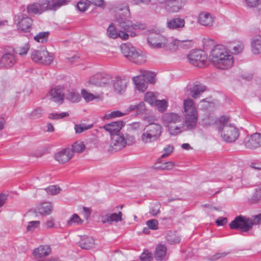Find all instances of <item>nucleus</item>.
<instances>
[{
  "instance_id": "25",
  "label": "nucleus",
  "mask_w": 261,
  "mask_h": 261,
  "mask_svg": "<svg viewBox=\"0 0 261 261\" xmlns=\"http://www.w3.org/2000/svg\"><path fill=\"white\" fill-rule=\"evenodd\" d=\"M122 214L121 212L118 213H112L101 216V222L102 223H110L112 222H118L122 220Z\"/></svg>"
},
{
  "instance_id": "34",
  "label": "nucleus",
  "mask_w": 261,
  "mask_h": 261,
  "mask_svg": "<svg viewBox=\"0 0 261 261\" xmlns=\"http://www.w3.org/2000/svg\"><path fill=\"white\" fill-rule=\"evenodd\" d=\"M140 75L143 76L145 81H147L150 84H154L155 82V74L154 72L147 71V70H140Z\"/></svg>"
},
{
  "instance_id": "15",
  "label": "nucleus",
  "mask_w": 261,
  "mask_h": 261,
  "mask_svg": "<svg viewBox=\"0 0 261 261\" xmlns=\"http://www.w3.org/2000/svg\"><path fill=\"white\" fill-rule=\"evenodd\" d=\"M48 96L55 102L62 104L64 100V88L61 86H56L51 88L48 92Z\"/></svg>"
},
{
  "instance_id": "51",
  "label": "nucleus",
  "mask_w": 261,
  "mask_h": 261,
  "mask_svg": "<svg viewBox=\"0 0 261 261\" xmlns=\"http://www.w3.org/2000/svg\"><path fill=\"white\" fill-rule=\"evenodd\" d=\"M146 224L148 227L151 229L156 230L158 229L159 222L155 219L148 220Z\"/></svg>"
},
{
  "instance_id": "11",
  "label": "nucleus",
  "mask_w": 261,
  "mask_h": 261,
  "mask_svg": "<svg viewBox=\"0 0 261 261\" xmlns=\"http://www.w3.org/2000/svg\"><path fill=\"white\" fill-rule=\"evenodd\" d=\"M253 225V223L251 219L245 216L240 215L236 217L229 224V227L232 229L247 232L252 228Z\"/></svg>"
},
{
  "instance_id": "55",
  "label": "nucleus",
  "mask_w": 261,
  "mask_h": 261,
  "mask_svg": "<svg viewBox=\"0 0 261 261\" xmlns=\"http://www.w3.org/2000/svg\"><path fill=\"white\" fill-rule=\"evenodd\" d=\"M227 254L228 253L226 252L216 253V254L210 256L208 259L212 261L216 260L225 257L227 255Z\"/></svg>"
},
{
  "instance_id": "49",
  "label": "nucleus",
  "mask_w": 261,
  "mask_h": 261,
  "mask_svg": "<svg viewBox=\"0 0 261 261\" xmlns=\"http://www.w3.org/2000/svg\"><path fill=\"white\" fill-rule=\"evenodd\" d=\"M44 113L42 108L39 107L34 110L31 114L32 118L36 119L40 117Z\"/></svg>"
},
{
  "instance_id": "57",
  "label": "nucleus",
  "mask_w": 261,
  "mask_h": 261,
  "mask_svg": "<svg viewBox=\"0 0 261 261\" xmlns=\"http://www.w3.org/2000/svg\"><path fill=\"white\" fill-rule=\"evenodd\" d=\"M142 261H151L152 259V254L148 251H144L140 256Z\"/></svg>"
},
{
  "instance_id": "24",
  "label": "nucleus",
  "mask_w": 261,
  "mask_h": 261,
  "mask_svg": "<svg viewBox=\"0 0 261 261\" xmlns=\"http://www.w3.org/2000/svg\"><path fill=\"white\" fill-rule=\"evenodd\" d=\"M16 62V59L14 54L6 53L1 58L0 66L4 68L12 67Z\"/></svg>"
},
{
  "instance_id": "31",
  "label": "nucleus",
  "mask_w": 261,
  "mask_h": 261,
  "mask_svg": "<svg viewBox=\"0 0 261 261\" xmlns=\"http://www.w3.org/2000/svg\"><path fill=\"white\" fill-rule=\"evenodd\" d=\"M167 252V248L162 244L158 245L154 253V257L156 260H162L164 259Z\"/></svg>"
},
{
  "instance_id": "42",
  "label": "nucleus",
  "mask_w": 261,
  "mask_h": 261,
  "mask_svg": "<svg viewBox=\"0 0 261 261\" xmlns=\"http://www.w3.org/2000/svg\"><path fill=\"white\" fill-rule=\"evenodd\" d=\"M93 127V124L86 125L85 124H75L74 129L76 133L80 134L85 130L90 129Z\"/></svg>"
},
{
  "instance_id": "37",
  "label": "nucleus",
  "mask_w": 261,
  "mask_h": 261,
  "mask_svg": "<svg viewBox=\"0 0 261 261\" xmlns=\"http://www.w3.org/2000/svg\"><path fill=\"white\" fill-rule=\"evenodd\" d=\"M127 113L122 112L118 110L114 111L110 113L106 114L103 116V119H111L115 118L121 117L125 116Z\"/></svg>"
},
{
  "instance_id": "19",
  "label": "nucleus",
  "mask_w": 261,
  "mask_h": 261,
  "mask_svg": "<svg viewBox=\"0 0 261 261\" xmlns=\"http://www.w3.org/2000/svg\"><path fill=\"white\" fill-rule=\"evenodd\" d=\"M40 3H34L27 6V13L30 14H40L43 12L48 10L44 0H40Z\"/></svg>"
},
{
  "instance_id": "5",
  "label": "nucleus",
  "mask_w": 261,
  "mask_h": 261,
  "mask_svg": "<svg viewBox=\"0 0 261 261\" xmlns=\"http://www.w3.org/2000/svg\"><path fill=\"white\" fill-rule=\"evenodd\" d=\"M184 110L185 112L184 120L187 129L189 130L194 129L198 122V111L193 100L187 98L184 101Z\"/></svg>"
},
{
  "instance_id": "8",
  "label": "nucleus",
  "mask_w": 261,
  "mask_h": 261,
  "mask_svg": "<svg viewBox=\"0 0 261 261\" xmlns=\"http://www.w3.org/2000/svg\"><path fill=\"white\" fill-rule=\"evenodd\" d=\"M122 54L130 61L141 64L146 61L145 57L140 50H137L130 43H123L120 45Z\"/></svg>"
},
{
  "instance_id": "17",
  "label": "nucleus",
  "mask_w": 261,
  "mask_h": 261,
  "mask_svg": "<svg viewBox=\"0 0 261 261\" xmlns=\"http://www.w3.org/2000/svg\"><path fill=\"white\" fill-rule=\"evenodd\" d=\"M114 91L118 94H122L126 90L128 81L125 78L117 76L112 81Z\"/></svg>"
},
{
  "instance_id": "13",
  "label": "nucleus",
  "mask_w": 261,
  "mask_h": 261,
  "mask_svg": "<svg viewBox=\"0 0 261 261\" xmlns=\"http://www.w3.org/2000/svg\"><path fill=\"white\" fill-rule=\"evenodd\" d=\"M187 59L194 66L201 67L205 64L206 57L204 51L201 50H193L188 55Z\"/></svg>"
},
{
  "instance_id": "9",
  "label": "nucleus",
  "mask_w": 261,
  "mask_h": 261,
  "mask_svg": "<svg viewBox=\"0 0 261 261\" xmlns=\"http://www.w3.org/2000/svg\"><path fill=\"white\" fill-rule=\"evenodd\" d=\"M14 21L19 31L29 32L31 31L33 20L27 15L24 9L14 16Z\"/></svg>"
},
{
  "instance_id": "23",
  "label": "nucleus",
  "mask_w": 261,
  "mask_h": 261,
  "mask_svg": "<svg viewBox=\"0 0 261 261\" xmlns=\"http://www.w3.org/2000/svg\"><path fill=\"white\" fill-rule=\"evenodd\" d=\"M73 156V151L70 148H65L55 155L56 160L63 164L68 162Z\"/></svg>"
},
{
  "instance_id": "52",
  "label": "nucleus",
  "mask_w": 261,
  "mask_h": 261,
  "mask_svg": "<svg viewBox=\"0 0 261 261\" xmlns=\"http://www.w3.org/2000/svg\"><path fill=\"white\" fill-rule=\"evenodd\" d=\"M30 48L28 43H25L23 46L17 49V52L19 55L23 56L26 55Z\"/></svg>"
},
{
  "instance_id": "59",
  "label": "nucleus",
  "mask_w": 261,
  "mask_h": 261,
  "mask_svg": "<svg viewBox=\"0 0 261 261\" xmlns=\"http://www.w3.org/2000/svg\"><path fill=\"white\" fill-rule=\"evenodd\" d=\"M215 222L216 224L220 226H223L227 222V219L225 217H219L218 218L216 221Z\"/></svg>"
},
{
  "instance_id": "41",
  "label": "nucleus",
  "mask_w": 261,
  "mask_h": 261,
  "mask_svg": "<svg viewBox=\"0 0 261 261\" xmlns=\"http://www.w3.org/2000/svg\"><path fill=\"white\" fill-rule=\"evenodd\" d=\"M156 97L154 93L151 92H147L144 96V101L151 106H154L156 101Z\"/></svg>"
},
{
  "instance_id": "45",
  "label": "nucleus",
  "mask_w": 261,
  "mask_h": 261,
  "mask_svg": "<svg viewBox=\"0 0 261 261\" xmlns=\"http://www.w3.org/2000/svg\"><path fill=\"white\" fill-rule=\"evenodd\" d=\"M45 190L46 192L50 195H56L60 192V188L56 185H52L48 187Z\"/></svg>"
},
{
  "instance_id": "39",
  "label": "nucleus",
  "mask_w": 261,
  "mask_h": 261,
  "mask_svg": "<svg viewBox=\"0 0 261 261\" xmlns=\"http://www.w3.org/2000/svg\"><path fill=\"white\" fill-rule=\"evenodd\" d=\"M48 35V32H40L37 35L34 36V39L38 42L43 43L47 41Z\"/></svg>"
},
{
  "instance_id": "1",
  "label": "nucleus",
  "mask_w": 261,
  "mask_h": 261,
  "mask_svg": "<svg viewBox=\"0 0 261 261\" xmlns=\"http://www.w3.org/2000/svg\"><path fill=\"white\" fill-rule=\"evenodd\" d=\"M115 14V19L118 22L119 27L123 30L117 32L116 27L113 24H110L107 29L108 36L112 39H116L118 37L122 40H126L129 38L128 33L131 37L136 35L135 31L138 29V26L133 24L129 19L130 13L128 7L127 6H119L114 10Z\"/></svg>"
},
{
  "instance_id": "6",
  "label": "nucleus",
  "mask_w": 261,
  "mask_h": 261,
  "mask_svg": "<svg viewBox=\"0 0 261 261\" xmlns=\"http://www.w3.org/2000/svg\"><path fill=\"white\" fill-rule=\"evenodd\" d=\"M163 127L158 123H150L144 128L141 136L140 141L144 144H150L158 141L162 135Z\"/></svg>"
},
{
  "instance_id": "29",
  "label": "nucleus",
  "mask_w": 261,
  "mask_h": 261,
  "mask_svg": "<svg viewBox=\"0 0 261 261\" xmlns=\"http://www.w3.org/2000/svg\"><path fill=\"white\" fill-rule=\"evenodd\" d=\"M205 89V86L202 84H195L190 90V94L193 98H198Z\"/></svg>"
},
{
  "instance_id": "18",
  "label": "nucleus",
  "mask_w": 261,
  "mask_h": 261,
  "mask_svg": "<svg viewBox=\"0 0 261 261\" xmlns=\"http://www.w3.org/2000/svg\"><path fill=\"white\" fill-rule=\"evenodd\" d=\"M244 145L247 148L255 149L261 146V134L255 133L247 136L244 140Z\"/></svg>"
},
{
  "instance_id": "27",
  "label": "nucleus",
  "mask_w": 261,
  "mask_h": 261,
  "mask_svg": "<svg viewBox=\"0 0 261 261\" xmlns=\"http://www.w3.org/2000/svg\"><path fill=\"white\" fill-rule=\"evenodd\" d=\"M53 211V206L50 202H43L36 208V212L43 216L48 215Z\"/></svg>"
},
{
  "instance_id": "56",
  "label": "nucleus",
  "mask_w": 261,
  "mask_h": 261,
  "mask_svg": "<svg viewBox=\"0 0 261 261\" xmlns=\"http://www.w3.org/2000/svg\"><path fill=\"white\" fill-rule=\"evenodd\" d=\"M244 49V44L242 42H239L238 44L234 45L232 48V50L234 54H239Z\"/></svg>"
},
{
  "instance_id": "61",
  "label": "nucleus",
  "mask_w": 261,
  "mask_h": 261,
  "mask_svg": "<svg viewBox=\"0 0 261 261\" xmlns=\"http://www.w3.org/2000/svg\"><path fill=\"white\" fill-rule=\"evenodd\" d=\"M7 199L8 195L4 193L0 194V208L5 204Z\"/></svg>"
},
{
  "instance_id": "35",
  "label": "nucleus",
  "mask_w": 261,
  "mask_h": 261,
  "mask_svg": "<svg viewBox=\"0 0 261 261\" xmlns=\"http://www.w3.org/2000/svg\"><path fill=\"white\" fill-rule=\"evenodd\" d=\"M81 95L86 102H89L94 99H100V96L98 95H94L84 89L81 90Z\"/></svg>"
},
{
  "instance_id": "3",
  "label": "nucleus",
  "mask_w": 261,
  "mask_h": 261,
  "mask_svg": "<svg viewBox=\"0 0 261 261\" xmlns=\"http://www.w3.org/2000/svg\"><path fill=\"white\" fill-rule=\"evenodd\" d=\"M210 58L213 65L222 70L231 68L234 63V59L222 45L215 46L211 50Z\"/></svg>"
},
{
  "instance_id": "47",
  "label": "nucleus",
  "mask_w": 261,
  "mask_h": 261,
  "mask_svg": "<svg viewBox=\"0 0 261 261\" xmlns=\"http://www.w3.org/2000/svg\"><path fill=\"white\" fill-rule=\"evenodd\" d=\"M67 112H63L61 113H50L48 115V118L50 119H59L68 116Z\"/></svg>"
},
{
  "instance_id": "63",
  "label": "nucleus",
  "mask_w": 261,
  "mask_h": 261,
  "mask_svg": "<svg viewBox=\"0 0 261 261\" xmlns=\"http://www.w3.org/2000/svg\"><path fill=\"white\" fill-rule=\"evenodd\" d=\"M45 226L48 228H53L54 226V219L50 218L45 223Z\"/></svg>"
},
{
  "instance_id": "54",
  "label": "nucleus",
  "mask_w": 261,
  "mask_h": 261,
  "mask_svg": "<svg viewBox=\"0 0 261 261\" xmlns=\"http://www.w3.org/2000/svg\"><path fill=\"white\" fill-rule=\"evenodd\" d=\"M160 204L158 203L154 204L150 209V214L153 216H156L160 212Z\"/></svg>"
},
{
  "instance_id": "38",
  "label": "nucleus",
  "mask_w": 261,
  "mask_h": 261,
  "mask_svg": "<svg viewBox=\"0 0 261 261\" xmlns=\"http://www.w3.org/2000/svg\"><path fill=\"white\" fill-rule=\"evenodd\" d=\"M154 106L160 112H164L168 107V102L165 100H157L155 101Z\"/></svg>"
},
{
  "instance_id": "22",
  "label": "nucleus",
  "mask_w": 261,
  "mask_h": 261,
  "mask_svg": "<svg viewBox=\"0 0 261 261\" xmlns=\"http://www.w3.org/2000/svg\"><path fill=\"white\" fill-rule=\"evenodd\" d=\"M185 26V20L179 17H175L167 20L166 27L169 30L180 31Z\"/></svg>"
},
{
  "instance_id": "14",
  "label": "nucleus",
  "mask_w": 261,
  "mask_h": 261,
  "mask_svg": "<svg viewBox=\"0 0 261 261\" xmlns=\"http://www.w3.org/2000/svg\"><path fill=\"white\" fill-rule=\"evenodd\" d=\"M159 3L164 5L167 11L171 13L178 12L185 4L184 0H159Z\"/></svg>"
},
{
  "instance_id": "33",
  "label": "nucleus",
  "mask_w": 261,
  "mask_h": 261,
  "mask_svg": "<svg viewBox=\"0 0 261 261\" xmlns=\"http://www.w3.org/2000/svg\"><path fill=\"white\" fill-rule=\"evenodd\" d=\"M94 244V240L93 238L86 237H84L79 242V246L83 249H89L93 247Z\"/></svg>"
},
{
  "instance_id": "40",
  "label": "nucleus",
  "mask_w": 261,
  "mask_h": 261,
  "mask_svg": "<svg viewBox=\"0 0 261 261\" xmlns=\"http://www.w3.org/2000/svg\"><path fill=\"white\" fill-rule=\"evenodd\" d=\"M83 221L76 214H73L72 217L67 221V224L69 226H72L73 224H81Z\"/></svg>"
},
{
  "instance_id": "16",
  "label": "nucleus",
  "mask_w": 261,
  "mask_h": 261,
  "mask_svg": "<svg viewBox=\"0 0 261 261\" xmlns=\"http://www.w3.org/2000/svg\"><path fill=\"white\" fill-rule=\"evenodd\" d=\"M111 75L105 73H98L90 77V82L100 87H107L112 82Z\"/></svg>"
},
{
  "instance_id": "50",
  "label": "nucleus",
  "mask_w": 261,
  "mask_h": 261,
  "mask_svg": "<svg viewBox=\"0 0 261 261\" xmlns=\"http://www.w3.org/2000/svg\"><path fill=\"white\" fill-rule=\"evenodd\" d=\"M53 60L54 57L53 55L47 51V55H43L41 64L49 65L53 62Z\"/></svg>"
},
{
  "instance_id": "26",
  "label": "nucleus",
  "mask_w": 261,
  "mask_h": 261,
  "mask_svg": "<svg viewBox=\"0 0 261 261\" xmlns=\"http://www.w3.org/2000/svg\"><path fill=\"white\" fill-rule=\"evenodd\" d=\"M132 80L135 84V88L139 91L144 92L147 88V82L145 81L143 76L140 74L134 76Z\"/></svg>"
},
{
  "instance_id": "46",
  "label": "nucleus",
  "mask_w": 261,
  "mask_h": 261,
  "mask_svg": "<svg viewBox=\"0 0 261 261\" xmlns=\"http://www.w3.org/2000/svg\"><path fill=\"white\" fill-rule=\"evenodd\" d=\"M174 147L171 145H166L163 149V154L161 155V158H164L166 156H169L173 152Z\"/></svg>"
},
{
  "instance_id": "7",
  "label": "nucleus",
  "mask_w": 261,
  "mask_h": 261,
  "mask_svg": "<svg viewBox=\"0 0 261 261\" xmlns=\"http://www.w3.org/2000/svg\"><path fill=\"white\" fill-rule=\"evenodd\" d=\"M135 142L134 136L126 133H118L111 137V142L109 151H117L125 147L126 145L133 144Z\"/></svg>"
},
{
  "instance_id": "48",
  "label": "nucleus",
  "mask_w": 261,
  "mask_h": 261,
  "mask_svg": "<svg viewBox=\"0 0 261 261\" xmlns=\"http://www.w3.org/2000/svg\"><path fill=\"white\" fill-rule=\"evenodd\" d=\"M73 152H81L85 149V145L83 143L75 142L72 145V148H71Z\"/></svg>"
},
{
  "instance_id": "64",
  "label": "nucleus",
  "mask_w": 261,
  "mask_h": 261,
  "mask_svg": "<svg viewBox=\"0 0 261 261\" xmlns=\"http://www.w3.org/2000/svg\"><path fill=\"white\" fill-rule=\"evenodd\" d=\"M255 200H258L261 198V189H259L255 191L253 195Z\"/></svg>"
},
{
  "instance_id": "12",
  "label": "nucleus",
  "mask_w": 261,
  "mask_h": 261,
  "mask_svg": "<svg viewBox=\"0 0 261 261\" xmlns=\"http://www.w3.org/2000/svg\"><path fill=\"white\" fill-rule=\"evenodd\" d=\"M51 253V249L49 245H40L35 248L33 252V255L36 261H60L58 258H52L49 260L46 257Z\"/></svg>"
},
{
  "instance_id": "58",
  "label": "nucleus",
  "mask_w": 261,
  "mask_h": 261,
  "mask_svg": "<svg viewBox=\"0 0 261 261\" xmlns=\"http://www.w3.org/2000/svg\"><path fill=\"white\" fill-rule=\"evenodd\" d=\"M174 166V163L172 162H168L163 163L158 168L162 170H171Z\"/></svg>"
},
{
  "instance_id": "53",
  "label": "nucleus",
  "mask_w": 261,
  "mask_h": 261,
  "mask_svg": "<svg viewBox=\"0 0 261 261\" xmlns=\"http://www.w3.org/2000/svg\"><path fill=\"white\" fill-rule=\"evenodd\" d=\"M40 224V222L39 221H32L29 222L27 226V230L28 231L34 230L39 227Z\"/></svg>"
},
{
  "instance_id": "36",
  "label": "nucleus",
  "mask_w": 261,
  "mask_h": 261,
  "mask_svg": "<svg viewBox=\"0 0 261 261\" xmlns=\"http://www.w3.org/2000/svg\"><path fill=\"white\" fill-rule=\"evenodd\" d=\"M66 98L71 102L75 103L79 102L81 100V96L78 92L72 90L69 92Z\"/></svg>"
},
{
  "instance_id": "44",
  "label": "nucleus",
  "mask_w": 261,
  "mask_h": 261,
  "mask_svg": "<svg viewBox=\"0 0 261 261\" xmlns=\"http://www.w3.org/2000/svg\"><path fill=\"white\" fill-rule=\"evenodd\" d=\"M77 8L81 12H85L89 7V3L87 0H81L76 5Z\"/></svg>"
},
{
  "instance_id": "21",
  "label": "nucleus",
  "mask_w": 261,
  "mask_h": 261,
  "mask_svg": "<svg viewBox=\"0 0 261 261\" xmlns=\"http://www.w3.org/2000/svg\"><path fill=\"white\" fill-rule=\"evenodd\" d=\"M123 121H114L103 126L102 128L110 133L111 136L118 134L122 127L124 125Z\"/></svg>"
},
{
  "instance_id": "32",
  "label": "nucleus",
  "mask_w": 261,
  "mask_h": 261,
  "mask_svg": "<svg viewBox=\"0 0 261 261\" xmlns=\"http://www.w3.org/2000/svg\"><path fill=\"white\" fill-rule=\"evenodd\" d=\"M47 54V51L46 49L34 50L32 53L31 58L34 62L41 63L43 55Z\"/></svg>"
},
{
  "instance_id": "30",
  "label": "nucleus",
  "mask_w": 261,
  "mask_h": 261,
  "mask_svg": "<svg viewBox=\"0 0 261 261\" xmlns=\"http://www.w3.org/2000/svg\"><path fill=\"white\" fill-rule=\"evenodd\" d=\"M251 50L253 54L261 53V36L254 38L251 42Z\"/></svg>"
},
{
  "instance_id": "60",
  "label": "nucleus",
  "mask_w": 261,
  "mask_h": 261,
  "mask_svg": "<svg viewBox=\"0 0 261 261\" xmlns=\"http://www.w3.org/2000/svg\"><path fill=\"white\" fill-rule=\"evenodd\" d=\"M249 7H255L259 4V0H245Z\"/></svg>"
},
{
  "instance_id": "62",
  "label": "nucleus",
  "mask_w": 261,
  "mask_h": 261,
  "mask_svg": "<svg viewBox=\"0 0 261 261\" xmlns=\"http://www.w3.org/2000/svg\"><path fill=\"white\" fill-rule=\"evenodd\" d=\"M87 1L92 4L98 6L102 7L103 5L104 1L103 0H87Z\"/></svg>"
},
{
  "instance_id": "43",
  "label": "nucleus",
  "mask_w": 261,
  "mask_h": 261,
  "mask_svg": "<svg viewBox=\"0 0 261 261\" xmlns=\"http://www.w3.org/2000/svg\"><path fill=\"white\" fill-rule=\"evenodd\" d=\"M166 240L170 244L178 243L180 241L179 237L176 236L175 234L172 232H169L166 236Z\"/></svg>"
},
{
  "instance_id": "4",
  "label": "nucleus",
  "mask_w": 261,
  "mask_h": 261,
  "mask_svg": "<svg viewBox=\"0 0 261 261\" xmlns=\"http://www.w3.org/2000/svg\"><path fill=\"white\" fill-rule=\"evenodd\" d=\"M217 127L221 132L222 139L226 142H234L239 137L238 129L228 122V118L223 116L217 121Z\"/></svg>"
},
{
  "instance_id": "28",
  "label": "nucleus",
  "mask_w": 261,
  "mask_h": 261,
  "mask_svg": "<svg viewBox=\"0 0 261 261\" xmlns=\"http://www.w3.org/2000/svg\"><path fill=\"white\" fill-rule=\"evenodd\" d=\"M48 10H56L62 6L66 5L70 0H44Z\"/></svg>"
},
{
  "instance_id": "20",
  "label": "nucleus",
  "mask_w": 261,
  "mask_h": 261,
  "mask_svg": "<svg viewBox=\"0 0 261 261\" xmlns=\"http://www.w3.org/2000/svg\"><path fill=\"white\" fill-rule=\"evenodd\" d=\"M215 17L209 12H201L197 18V22L202 25L211 27H212L214 22Z\"/></svg>"
},
{
  "instance_id": "2",
  "label": "nucleus",
  "mask_w": 261,
  "mask_h": 261,
  "mask_svg": "<svg viewBox=\"0 0 261 261\" xmlns=\"http://www.w3.org/2000/svg\"><path fill=\"white\" fill-rule=\"evenodd\" d=\"M161 120L171 136H175L189 130L187 129L185 120L179 114L174 112L165 113L162 115Z\"/></svg>"
},
{
  "instance_id": "10",
  "label": "nucleus",
  "mask_w": 261,
  "mask_h": 261,
  "mask_svg": "<svg viewBox=\"0 0 261 261\" xmlns=\"http://www.w3.org/2000/svg\"><path fill=\"white\" fill-rule=\"evenodd\" d=\"M169 39L155 32H150L147 38V43L152 49L164 48L169 45Z\"/></svg>"
}]
</instances>
